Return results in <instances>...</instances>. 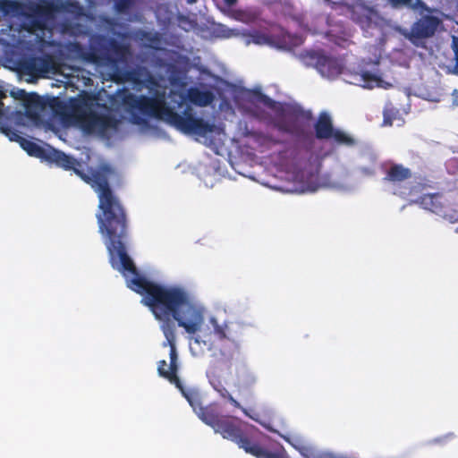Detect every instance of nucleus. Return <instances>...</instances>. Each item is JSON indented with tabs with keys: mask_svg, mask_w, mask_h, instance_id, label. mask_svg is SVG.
Returning a JSON list of instances; mask_svg holds the SVG:
<instances>
[{
	"mask_svg": "<svg viewBox=\"0 0 458 458\" xmlns=\"http://www.w3.org/2000/svg\"><path fill=\"white\" fill-rule=\"evenodd\" d=\"M280 117H281V118H283V121L284 122V121H285V118H286L287 116L283 115V116H280Z\"/></svg>",
	"mask_w": 458,
	"mask_h": 458,
	"instance_id": "ea45409f",
	"label": "nucleus"
},
{
	"mask_svg": "<svg viewBox=\"0 0 458 458\" xmlns=\"http://www.w3.org/2000/svg\"><path fill=\"white\" fill-rule=\"evenodd\" d=\"M212 321L214 322L215 335L217 336V338L219 340L225 339L227 337L226 333H225V328L223 327L222 326L218 325L214 319Z\"/></svg>",
	"mask_w": 458,
	"mask_h": 458,
	"instance_id": "a878e982",
	"label": "nucleus"
},
{
	"mask_svg": "<svg viewBox=\"0 0 458 458\" xmlns=\"http://www.w3.org/2000/svg\"><path fill=\"white\" fill-rule=\"evenodd\" d=\"M318 114L324 115V114H328L327 112H325V111H322Z\"/></svg>",
	"mask_w": 458,
	"mask_h": 458,
	"instance_id": "4c0bfd02",
	"label": "nucleus"
},
{
	"mask_svg": "<svg viewBox=\"0 0 458 458\" xmlns=\"http://www.w3.org/2000/svg\"><path fill=\"white\" fill-rule=\"evenodd\" d=\"M195 342L199 344V337H195Z\"/></svg>",
	"mask_w": 458,
	"mask_h": 458,
	"instance_id": "58836bf2",
	"label": "nucleus"
},
{
	"mask_svg": "<svg viewBox=\"0 0 458 458\" xmlns=\"http://www.w3.org/2000/svg\"><path fill=\"white\" fill-rule=\"evenodd\" d=\"M227 6H233L236 4L237 0H224Z\"/></svg>",
	"mask_w": 458,
	"mask_h": 458,
	"instance_id": "72a5a7b5",
	"label": "nucleus"
},
{
	"mask_svg": "<svg viewBox=\"0 0 458 458\" xmlns=\"http://www.w3.org/2000/svg\"><path fill=\"white\" fill-rule=\"evenodd\" d=\"M255 383L256 377L249 369H243L242 371L238 372L235 386L240 394L249 393Z\"/></svg>",
	"mask_w": 458,
	"mask_h": 458,
	"instance_id": "f3484780",
	"label": "nucleus"
},
{
	"mask_svg": "<svg viewBox=\"0 0 458 458\" xmlns=\"http://www.w3.org/2000/svg\"><path fill=\"white\" fill-rule=\"evenodd\" d=\"M15 7V3L12 0H0V12L4 14H8L13 12Z\"/></svg>",
	"mask_w": 458,
	"mask_h": 458,
	"instance_id": "393cba45",
	"label": "nucleus"
},
{
	"mask_svg": "<svg viewBox=\"0 0 458 458\" xmlns=\"http://www.w3.org/2000/svg\"><path fill=\"white\" fill-rule=\"evenodd\" d=\"M452 49L454 53L455 66L454 69L458 72V37H452Z\"/></svg>",
	"mask_w": 458,
	"mask_h": 458,
	"instance_id": "bb28decb",
	"label": "nucleus"
},
{
	"mask_svg": "<svg viewBox=\"0 0 458 458\" xmlns=\"http://www.w3.org/2000/svg\"><path fill=\"white\" fill-rule=\"evenodd\" d=\"M280 117H281V118H283V121L284 122V121H285V118H286L287 116L283 115V116H280Z\"/></svg>",
	"mask_w": 458,
	"mask_h": 458,
	"instance_id": "a19ab883",
	"label": "nucleus"
},
{
	"mask_svg": "<svg viewBox=\"0 0 458 458\" xmlns=\"http://www.w3.org/2000/svg\"><path fill=\"white\" fill-rule=\"evenodd\" d=\"M176 388L179 389V391L182 393L183 397L188 401L190 405L196 411L198 410V408L201 405L198 393L191 389H186L183 386L182 382H181V386L176 387Z\"/></svg>",
	"mask_w": 458,
	"mask_h": 458,
	"instance_id": "aec40b11",
	"label": "nucleus"
},
{
	"mask_svg": "<svg viewBox=\"0 0 458 458\" xmlns=\"http://www.w3.org/2000/svg\"><path fill=\"white\" fill-rule=\"evenodd\" d=\"M214 388H215V390H216V391L220 394V396H221V397L227 399L233 406H234L235 408H239V409H241V410L242 411V412H243L246 416H248V417H250V419H252V420H256V419H255L252 415H250V414L248 412V411H247L245 408H243V407L240 404V403H239L237 400H235V399L232 396V394L227 391V389H226L224 386H222V385L219 383V385H218V386H214Z\"/></svg>",
	"mask_w": 458,
	"mask_h": 458,
	"instance_id": "6ab92c4d",
	"label": "nucleus"
},
{
	"mask_svg": "<svg viewBox=\"0 0 458 458\" xmlns=\"http://www.w3.org/2000/svg\"><path fill=\"white\" fill-rule=\"evenodd\" d=\"M348 81L352 84L360 85L368 89H372L374 87L386 88V86H390V84L386 83L379 75L371 73L369 72L355 73L352 75V80Z\"/></svg>",
	"mask_w": 458,
	"mask_h": 458,
	"instance_id": "4468645a",
	"label": "nucleus"
},
{
	"mask_svg": "<svg viewBox=\"0 0 458 458\" xmlns=\"http://www.w3.org/2000/svg\"><path fill=\"white\" fill-rule=\"evenodd\" d=\"M186 98L191 104L200 107L210 106L216 98L211 90L200 89L198 87L188 89Z\"/></svg>",
	"mask_w": 458,
	"mask_h": 458,
	"instance_id": "ddd939ff",
	"label": "nucleus"
},
{
	"mask_svg": "<svg viewBox=\"0 0 458 458\" xmlns=\"http://www.w3.org/2000/svg\"><path fill=\"white\" fill-rule=\"evenodd\" d=\"M315 130L318 139L332 138L334 128L330 116H318V120L315 124Z\"/></svg>",
	"mask_w": 458,
	"mask_h": 458,
	"instance_id": "a211bd4d",
	"label": "nucleus"
},
{
	"mask_svg": "<svg viewBox=\"0 0 458 458\" xmlns=\"http://www.w3.org/2000/svg\"><path fill=\"white\" fill-rule=\"evenodd\" d=\"M332 138H334V140L339 144H344V145H348V146L354 144V140L341 131L334 130Z\"/></svg>",
	"mask_w": 458,
	"mask_h": 458,
	"instance_id": "b1692460",
	"label": "nucleus"
},
{
	"mask_svg": "<svg viewBox=\"0 0 458 458\" xmlns=\"http://www.w3.org/2000/svg\"><path fill=\"white\" fill-rule=\"evenodd\" d=\"M387 3L394 9L407 7L411 9H418L425 6L422 0H386Z\"/></svg>",
	"mask_w": 458,
	"mask_h": 458,
	"instance_id": "412c9836",
	"label": "nucleus"
},
{
	"mask_svg": "<svg viewBox=\"0 0 458 458\" xmlns=\"http://www.w3.org/2000/svg\"><path fill=\"white\" fill-rule=\"evenodd\" d=\"M454 105H458V89L453 91Z\"/></svg>",
	"mask_w": 458,
	"mask_h": 458,
	"instance_id": "473e14b6",
	"label": "nucleus"
},
{
	"mask_svg": "<svg viewBox=\"0 0 458 458\" xmlns=\"http://www.w3.org/2000/svg\"><path fill=\"white\" fill-rule=\"evenodd\" d=\"M442 21L434 15H423L411 27L406 38L413 44L418 45L419 40L429 38L435 35Z\"/></svg>",
	"mask_w": 458,
	"mask_h": 458,
	"instance_id": "9d476101",
	"label": "nucleus"
},
{
	"mask_svg": "<svg viewBox=\"0 0 458 458\" xmlns=\"http://www.w3.org/2000/svg\"><path fill=\"white\" fill-rule=\"evenodd\" d=\"M195 412L215 432L221 434L224 438L236 443L240 448L256 458H290L281 445L274 451H268L262 447L256 441L255 435L259 432L256 427L245 423L236 417L220 414L216 403H210L204 407L200 405Z\"/></svg>",
	"mask_w": 458,
	"mask_h": 458,
	"instance_id": "7ed1b4c3",
	"label": "nucleus"
},
{
	"mask_svg": "<svg viewBox=\"0 0 458 458\" xmlns=\"http://www.w3.org/2000/svg\"><path fill=\"white\" fill-rule=\"evenodd\" d=\"M68 106V114H98L94 111L86 112L83 110L82 102L77 98H71Z\"/></svg>",
	"mask_w": 458,
	"mask_h": 458,
	"instance_id": "4be33fe9",
	"label": "nucleus"
},
{
	"mask_svg": "<svg viewBox=\"0 0 458 458\" xmlns=\"http://www.w3.org/2000/svg\"><path fill=\"white\" fill-rule=\"evenodd\" d=\"M126 256L129 259L128 265L123 264L118 254L114 257L109 255L110 263L124 276L126 272L133 276L128 280V287L142 295V303L149 308L157 320L162 322L160 327L166 339L164 346H170V361L175 362L178 356L173 319L188 334L194 335L200 330L204 323V309L185 289L179 286H163L140 276L127 251Z\"/></svg>",
	"mask_w": 458,
	"mask_h": 458,
	"instance_id": "f03ea898",
	"label": "nucleus"
},
{
	"mask_svg": "<svg viewBox=\"0 0 458 458\" xmlns=\"http://www.w3.org/2000/svg\"><path fill=\"white\" fill-rule=\"evenodd\" d=\"M15 99L21 101L24 108L22 111H11L2 107V113L4 114H68V106L65 101L58 97L39 96L36 92L28 93L24 89L12 91Z\"/></svg>",
	"mask_w": 458,
	"mask_h": 458,
	"instance_id": "423d86ee",
	"label": "nucleus"
},
{
	"mask_svg": "<svg viewBox=\"0 0 458 458\" xmlns=\"http://www.w3.org/2000/svg\"><path fill=\"white\" fill-rule=\"evenodd\" d=\"M123 103L130 109V114H136L135 111L140 112V114H179L169 109L159 111L160 101L153 97L129 94L123 98Z\"/></svg>",
	"mask_w": 458,
	"mask_h": 458,
	"instance_id": "1a4fd4ad",
	"label": "nucleus"
},
{
	"mask_svg": "<svg viewBox=\"0 0 458 458\" xmlns=\"http://www.w3.org/2000/svg\"><path fill=\"white\" fill-rule=\"evenodd\" d=\"M418 203L427 210L435 213L451 223L458 222V203L454 198L443 193L424 194Z\"/></svg>",
	"mask_w": 458,
	"mask_h": 458,
	"instance_id": "6e6552de",
	"label": "nucleus"
},
{
	"mask_svg": "<svg viewBox=\"0 0 458 458\" xmlns=\"http://www.w3.org/2000/svg\"><path fill=\"white\" fill-rule=\"evenodd\" d=\"M129 54V47L114 38L99 37L93 41L82 58L98 65H116Z\"/></svg>",
	"mask_w": 458,
	"mask_h": 458,
	"instance_id": "0eeeda50",
	"label": "nucleus"
},
{
	"mask_svg": "<svg viewBox=\"0 0 458 458\" xmlns=\"http://www.w3.org/2000/svg\"><path fill=\"white\" fill-rule=\"evenodd\" d=\"M378 14L372 8H362L360 12L352 13V20L363 30L368 31L377 25Z\"/></svg>",
	"mask_w": 458,
	"mask_h": 458,
	"instance_id": "2eb2a0df",
	"label": "nucleus"
},
{
	"mask_svg": "<svg viewBox=\"0 0 458 458\" xmlns=\"http://www.w3.org/2000/svg\"><path fill=\"white\" fill-rule=\"evenodd\" d=\"M304 58L307 63L316 67V69L325 77L333 78L341 73V65L334 58L328 57L319 52H308Z\"/></svg>",
	"mask_w": 458,
	"mask_h": 458,
	"instance_id": "9b49d317",
	"label": "nucleus"
},
{
	"mask_svg": "<svg viewBox=\"0 0 458 458\" xmlns=\"http://www.w3.org/2000/svg\"><path fill=\"white\" fill-rule=\"evenodd\" d=\"M125 80L126 81H137V79H136V72L134 71L127 72L125 73Z\"/></svg>",
	"mask_w": 458,
	"mask_h": 458,
	"instance_id": "7c9ffc66",
	"label": "nucleus"
},
{
	"mask_svg": "<svg viewBox=\"0 0 458 458\" xmlns=\"http://www.w3.org/2000/svg\"><path fill=\"white\" fill-rule=\"evenodd\" d=\"M158 122H164L213 150V121L204 116H0V131L30 156L54 164L66 171H73L89 184L98 199L96 215L98 231L108 254H118L124 265L129 264L126 245L129 243L128 215L110 182L121 180L120 172L110 163L100 161L97 166L81 169L77 158L38 140L25 139L26 131H40L58 134L75 127L84 134L98 135L106 140L123 139L130 134L158 135Z\"/></svg>",
	"mask_w": 458,
	"mask_h": 458,
	"instance_id": "f257e3e1",
	"label": "nucleus"
},
{
	"mask_svg": "<svg viewBox=\"0 0 458 458\" xmlns=\"http://www.w3.org/2000/svg\"><path fill=\"white\" fill-rule=\"evenodd\" d=\"M306 451H308V449H307V448H304V447H303V448H301V449H300L301 454L304 457H306V458H310V457L309 456V454L306 453Z\"/></svg>",
	"mask_w": 458,
	"mask_h": 458,
	"instance_id": "f704fd0d",
	"label": "nucleus"
},
{
	"mask_svg": "<svg viewBox=\"0 0 458 458\" xmlns=\"http://www.w3.org/2000/svg\"><path fill=\"white\" fill-rule=\"evenodd\" d=\"M33 66H34V60L27 61V62H25V64H24V68H25L28 72H31V71L33 70Z\"/></svg>",
	"mask_w": 458,
	"mask_h": 458,
	"instance_id": "2f4dec72",
	"label": "nucleus"
},
{
	"mask_svg": "<svg viewBox=\"0 0 458 458\" xmlns=\"http://www.w3.org/2000/svg\"><path fill=\"white\" fill-rule=\"evenodd\" d=\"M218 35L222 38H231L233 35H234L233 31L230 29H227L225 27H221L218 30Z\"/></svg>",
	"mask_w": 458,
	"mask_h": 458,
	"instance_id": "cd10ccee",
	"label": "nucleus"
},
{
	"mask_svg": "<svg viewBox=\"0 0 458 458\" xmlns=\"http://www.w3.org/2000/svg\"><path fill=\"white\" fill-rule=\"evenodd\" d=\"M79 7V3L72 0H38L30 3L24 13L25 28L30 33L44 31L56 13H71Z\"/></svg>",
	"mask_w": 458,
	"mask_h": 458,
	"instance_id": "20e7f679",
	"label": "nucleus"
},
{
	"mask_svg": "<svg viewBox=\"0 0 458 458\" xmlns=\"http://www.w3.org/2000/svg\"><path fill=\"white\" fill-rule=\"evenodd\" d=\"M7 97L6 91L3 89V87L0 85V114H4L2 113V107L4 106V103L2 100Z\"/></svg>",
	"mask_w": 458,
	"mask_h": 458,
	"instance_id": "c756f323",
	"label": "nucleus"
},
{
	"mask_svg": "<svg viewBox=\"0 0 458 458\" xmlns=\"http://www.w3.org/2000/svg\"><path fill=\"white\" fill-rule=\"evenodd\" d=\"M284 131L293 133V131L289 128H284Z\"/></svg>",
	"mask_w": 458,
	"mask_h": 458,
	"instance_id": "e433bc0d",
	"label": "nucleus"
},
{
	"mask_svg": "<svg viewBox=\"0 0 458 458\" xmlns=\"http://www.w3.org/2000/svg\"><path fill=\"white\" fill-rule=\"evenodd\" d=\"M238 105L247 114H258L255 110H269L275 114H312L297 104L276 100L264 94L259 87L243 89L238 96Z\"/></svg>",
	"mask_w": 458,
	"mask_h": 458,
	"instance_id": "39448f33",
	"label": "nucleus"
},
{
	"mask_svg": "<svg viewBox=\"0 0 458 458\" xmlns=\"http://www.w3.org/2000/svg\"><path fill=\"white\" fill-rule=\"evenodd\" d=\"M270 42V37L268 35L259 31H254L253 33L249 34L247 38V44L253 43L256 45H266Z\"/></svg>",
	"mask_w": 458,
	"mask_h": 458,
	"instance_id": "5701e85b",
	"label": "nucleus"
},
{
	"mask_svg": "<svg viewBox=\"0 0 458 458\" xmlns=\"http://www.w3.org/2000/svg\"><path fill=\"white\" fill-rule=\"evenodd\" d=\"M182 114L187 115V114H193L185 110Z\"/></svg>",
	"mask_w": 458,
	"mask_h": 458,
	"instance_id": "c9c22d12",
	"label": "nucleus"
},
{
	"mask_svg": "<svg viewBox=\"0 0 458 458\" xmlns=\"http://www.w3.org/2000/svg\"><path fill=\"white\" fill-rule=\"evenodd\" d=\"M412 173L410 168L405 167L402 164H391L385 169L384 182L392 184H400L404 181L411 179Z\"/></svg>",
	"mask_w": 458,
	"mask_h": 458,
	"instance_id": "f8f14e48",
	"label": "nucleus"
},
{
	"mask_svg": "<svg viewBox=\"0 0 458 458\" xmlns=\"http://www.w3.org/2000/svg\"><path fill=\"white\" fill-rule=\"evenodd\" d=\"M401 116H384L382 126H392L393 120L400 119Z\"/></svg>",
	"mask_w": 458,
	"mask_h": 458,
	"instance_id": "c85d7f7f",
	"label": "nucleus"
},
{
	"mask_svg": "<svg viewBox=\"0 0 458 458\" xmlns=\"http://www.w3.org/2000/svg\"><path fill=\"white\" fill-rule=\"evenodd\" d=\"M167 363L165 360H161L157 363V373L161 377L165 378L170 384L174 385L175 387L181 386V379L178 377L179 365L178 362L170 361L168 369Z\"/></svg>",
	"mask_w": 458,
	"mask_h": 458,
	"instance_id": "dca6fc26",
	"label": "nucleus"
}]
</instances>
